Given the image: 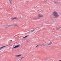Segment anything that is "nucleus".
<instances>
[{"instance_id":"f257e3e1","label":"nucleus","mask_w":61,"mask_h":61,"mask_svg":"<svg viewBox=\"0 0 61 61\" xmlns=\"http://www.w3.org/2000/svg\"><path fill=\"white\" fill-rule=\"evenodd\" d=\"M53 18H57L59 17V15L58 14L57 12L56 11H54L53 12Z\"/></svg>"},{"instance_id":"f03ea898","label":"nucleus","mask_w":61,"mask_h":61,"mask_svg":"<svg viewBox=\"0 0 61 61\" xmlns=\"http://www.w3.org/2000/svg\"><path fill=\"white\" fill-rule=\"evenodd\" d=\"M38 16L39 18H41L44 16V15L43 14H39L38 15Z\"/></svg>"},{"instance_id":"7ed1b4c3","label":"nucleus","mask_w":61,"mask_h":61,"mask_svg":"<svg viewBox=\"0 0 61 61\" xmlns=\"http://www.w3.org/2000/svg\"><path fill=\"white\" fill-rule=\"evenodd\" d=\"M10 25H6L5 26V28H7V27H10Z\"/></svg>"},{"instance_id":"20e7f679","label":"nucleus","mask_w":61,"mask_h":61,"mask_svg":"<svg viewBox=\"0 0 61 61\" xmlns=\"http://www.w3.org/2000/svg\"><path fill=\"white\" fill-rule=\"evenodd\" d=\"M41 26L42 27H45V24L44 23H42L41 25Z\"/></svg>"},{"instance_id":"39448f33","label":"nucleus","mask_w":61,"mask_h":61,"mask_svg":"<svg viewBox=\"0 0 61 61\" xmlns=\"http://www.w3.org/2000/svg\"><path fill=\"white\" fill-rule=\"evenodd\" d=\"M22 56V54H20L19 55H16L15 56V57H20Z\"/></svg>"},{"instance_id":"423d86ee","label":"nucleus","mask_w":61,"mask_h":61,"mask_svg":"<svg viewBox=\"0 0 61 61\" xmlns=\"http://www.w3.org/2000/svg\"><path fill=\"white\" fill-rule=\"evenodd\" d=\"M6 46H3L1 47H0V51L1 50H2V49H3V48H4V47H6Z\"/></svg>"},{"instance_id":"0eeeda50","label":"nucleus","mask_w":61,"mask_h":61,"mask_svg":"<svg viewBox=\"0 0 61 61\" xmlns=\"http://www.w3.org/2000/svg\"><path fill=\"white\" fill-rule=\"evenodd\" d=\"M9 1L10 4H12V3H13V1H12V0H9Z\"/></svg>"},{"instance_id":"6e6552de","label":"nucleus","mask_w":61,"mask_h":61,"mask_svg":"<svg viewBox=\"0 0 61 61\" xmlns=\"http://www.w3.org/2000/svg\"><path fill=\"white\" fill-rule=\"evenodd\" d=\"M19 47V45H17V46H15L14 47V48L15 49V48H18Z\"/></svg>"},{"instance_id":"1a4fd4ad","label":"nucleus","mask_w":61,"mask_h":61,"mask_svg":"<svg viewBox=\"0 0 61 61\" xmlns=\"http://www.w3.org/2000/svg\"><path fill=\"white\" fill-rule=\"evenodd\" d=\"M60 28H61V27L60 26H59L57 27V28L56 29L57 30H58L59 29H60Z\"/></svg>"},{"instance_id":"9d476101","label":"nucleus","mask_w":61,"mask_h":61,"mask_svg":"<svg viewBox=\"0 0 61 61\" xmlns=\"http://www.w3.org/2000/svg\"><path fill=\"white\" fill-rule=\"evenodd\" d=\"M17 19V17H15L11 19L12 20H14V19Z\"/></svg>"},{"instance_id":"9b49d317","label":"nucleus","mask_w":61,"mask_h":61,"mask_svg":"<svg viewBox=\"0 0 61 61\" xmlns=\"http://www.w3.org/2000/svg\"><path fill=\"white\" fill-rule=\"evenodd\" d=\"M47 45V44H46L45 43L44 44H42V45H41L40 46H46V45Z\"/></svg>"},{"instance_id":"f8f14e48","label":"nucleus","mask_w":61,"mask_h":61,"mask_svg":"<svg viewBox=\"0 0 61 61\" xmlns=\"http://www.w3.org/2000/svg\"><path fill=\"white\" fill-rule=\"evenodd\" d=\"M53 44V43L52 42H50L48 44V45H52Z\"/></svg>"},{"instance_id":"ddd939ff","label":"nucleus","mask_w":61,"mask_h":61,"mask_svg":"<svg viewBox=\"0 0 61 61\" xmlns=\"http://www.w3.org/2000/svg\"><path fill=\"white\" fill-rule=\"evenodd\" d=\"M28 36H26L25 37H23V38H26V37H27Z\"/></svg>"},{"instance_id":"4468645a","label":"nucleus","mask_w":61,"mask_h":61,"mask_svg":"<svg viewBox=\"0 0 61 61\" xmlns=\"http://www.w3.org/2000/svg\"><path fill=\"white\" fill-rule=\"evenodd\" d=\"M14 25V26H18V25H17V24H15L13 25Z\"/></svg>"},{"instance_id":"2eb2a0df","label":"nucleus","mask_w":61,"mask_h":61,"mask_svg":"<svg viewBox=\"0 0 61 61\" xmlns=\"http://www.w3.org/2000/svg\"><path fill=\"white\" fill-rule=\"evenodd\" d=\"M25 58V57H22L21 58H20V59H23V58Z\"/></svg>"},{"instance_id":"dca6fc26","label":"nucleus","mask_w":61,"mask_h":61,"mask_svg":"<svg viewBox=\"0 0 61 61\" xmlns=\"http://www.w3.org/2000/svg\"><path fill=\"white\" fill-rule=\"evenodd\" d=\"M44 1H45L46 2H47L48 1V0H44Z\"/></svg>"},{"instance_id":"f3484780","label":"nucleus","mask_w":61,"mask_h":61,"mask_svg":"<svg viewBox=\"0 0 61 61\" xmlns=\"http://www.w3.org/2000/svg\"><path fill=\"white\" fill-rule=\"evenodd\" d=\"M35 31V30H31V32H34V31Z\"/></svg>"},{"instance_id":"a211bd4d","label":"nucleus","mask_w":61,"mask_h":61,"mask_svg":"<svg viewBox=\"0 0 61 61\" xmlns=\"http://www.w3.org/2000/svg\"><path fill=\"white\" fill-rule=\"evenodd\" d=\"M39 46V45H37V46H36V47H38V46Z\"/></svg>"},{"instance_id":"6ab92c4d","label":"nucleus","mask_w":61,"mask_h":61,"mask_svg":"<svg viewBox=\"0 0 61 61\" xmlns=\"http://www.w3.org/2000/svg\"><path fill=\"white\" fill-rule=\"evenodd\" d=\"M59 61H61V60H60Z\"/></svg>"},{"instance_id":"aec40b11","label":"nucleus","mask_w":61,"mask_h":61,"mask_svg":"<svg viewBox=\"0 0 61 61\" xmlns=\"http://www.w3.org/2000/svg\"><path fill=\"white\" fill-rule=\"evenodd\" d=\"M38 11H39V10H38Z\"/></svg>"}]
</instances>
